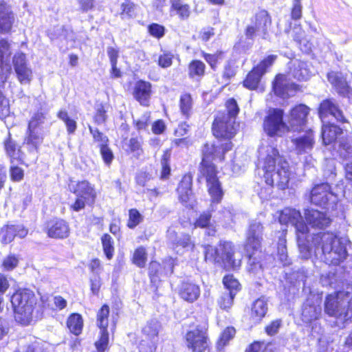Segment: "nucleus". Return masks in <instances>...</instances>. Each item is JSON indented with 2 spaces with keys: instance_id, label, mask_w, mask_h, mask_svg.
<instances>
[{
  "instance_id": "nucleus-1",
  "label": "nucleus",
  "mask_w": 352,
  "mask_h": 352,
  "mask_svg": "<svg viewBox=\"0 0 352 352\" xmlns=\"http://www.w3.org/2000/svg\"><path fill=\"white\" fill-rule=\"evenodd\" d=\"M258 166L263 171L267 184L285 188L289 181L291 172L288 162L270 145L263 144L258 150Z\"/></svg>"
},
{
  "instance_id": "nucleus-2",
  "label": "nucleus",
  "mask_w": 352,
  "mask_h": 352,
  "mask_svg": "<svg viewBox=\"0 0 352 352\" xmlns=\"http://www.w3.org/2000/svg\"><path fill=\"white\" fill-rule=\"evenodd\" d=\"M232 147L230 142L225 144L215 145L206 143L202 150V162L200 172L206 179L208 192L212 201L219 202L223 196L220 183L217 177V170L212 161L221 162L226 151H230Z\"/></svg>"
},
{
  "instance_id": "nucleus-3",
  "label": "nucleus",
  "mask_w": 352,
  "mask_h": 352,
  "mask_svg": "<svg viewBox=\"0 0 352 352\" xmlns=\"http://www.w3.org/2000/svg\"><path fill=\"white\" fill-rule=\"evenodd\" d=\"M314 253L329 265H339L347 256L346 240L331 232H324L313 238Z\"/></svg>"
},
{
  "instance_id": "nucleus-4",
  "label": "nucleus",
  "mask_w": 352,
  "mask_h": 352,
  "mask_svg": "<svg viewBox=\"0 0 352 352\" xmlns=\"http://www.w3.org/2000/svg\"><path fill=\"white\" fill-rule=\"evenodd\" d=\"M292 65L288 76L278 74L273 82V90L275 94L283 98L294 96L299 89L298 85L290 81V76L298 80H307L311 74L308 65L305 62L295 60L292 62Z\"/></svg>"
},
{
  "instance_id": "nucleus-5",
  "label": "nucleus",
  "mask_w": 352,
  "mask_h": 352,
  "mask_svg": "<svg viewBox=\"0 0 352 352\" xmlns=\"http://www.w3.org/2000/svg\"><path fill=\"white\" fill-rule=\"evenodd\" d=\"M279 221L282 224L291 223L295 227L300 256L307 259L311 256V248L307 244L308 227L304 223L300 212L293 208H285L280 214Z\"/></svg>"
},
{
  "instance_id": "nucleus-6",
  "label": "nucleus",
  "mask_w": 352,
  "mask_h": 352,
  "mask_svg": "<svg viewBox=\"0 0 352 352\" xmlns=\"http://www.w3.org/2000/svg\"><path fill=\"white\" fill-rule=\"evenodd\" d=\"M324 311L330 316L336 318L341 322L352 318V288L340 291L327 296Z\"/></svg>"
},
{
  "instance_id": "nucleus-7",
  "label": "nucleus",
  "mask_w": 352,
  "mask_h": 352,
  "mask_svg": "<svg viewBox=\"0 0 352 352\" xmlns=\"http://www.w3.org/2000/svg\"><path fill=\"white\" fill-rule=\"evenodd\" d=\"M11 302L14 311L15 320L28 325L32 319V312L36 304L34 293L29 289L16 291L11 297Z\"/></svg>"
},
{
  "instance_id": "nucleus-8",
  "label": "nucleus",
  "mask_w": 352,
  "mask_h": 352,
  "mask_svg": "<svg viewBox=\"0 0 352 352\" xmlns=\"http://www.w3.org/2000/svg\"><path fill=\"white\" fill-rule=\"evenodd\" d=\"M205 260L217 263L226 269H236L241 265V259L234 258V246L231 242L220 243L218 248L210 245H204Z\"/></svg>"
},
{
  "instance_id": "nucleus-9",
  "label": "nucleus",
  "mask_w": 352,
  "mask_h": 352,
  "mask_svg": "<svg viewBox=\"0 0 352 352\" xmlns=\"http://www.w3.org/2000/svg\"><path fill=\"white\" fill-rule=\"evenodd\" d=\"M11 55L10 43L6 40L0 41V84H3L11 72L9 57ZM10 108L8 100L0 92V118L9 114Z\"/></svg>"
},
{
  "instance_id": "nucleus-10",
  "label": "nucleus",
  "mask_w": 352,
  "mask_h": 352,
  "mask_svg": "<svg viewBox=\"0 0 352 352\" xmlns=\"http://www.w3.org/2000/svg\"><path fill=\"white\" fill-rule=\"evenodd\" d=\"M283 111L279 109H270L263 121V130L270 137H282L289 126L283 121Z\"/></svg>"
},
{
  "instance_id": "nucleus-11",
  "label": "nucleus",
  "mask_w": 352,
  "mask_h": 352,
  "mask_svg": "<svg viewBox=\"0 0 352 352\" xmlns=\"http://www.w3.org/2000/svg\"><path fill=\"white\" fill-rule=\"evenodd\" d=\"M263 227L260 222L252 221L246 234L245 252L249 257L250 262L255 263L256 257L254 256L261 252V242L263 241Z\"/></svg>"
},
{
  "instance_id": "nucleus-12",
  "label": "nucleus",
  "mask_w": 352,
  "mask_h": 352,
  "mask_svg": "<svg viewBox=\"0 0 352 352\" xmlns=\"http://www.w3.org/2000/svg\"><path fill=\"white\" fill-rule=\"evenodd\" d=\"M185 342L190 352H205L209 346L207 328L197 327L188 331L185 336Z\"/></svg>"
},
{
  "instance_id": "nucleus-13",
  "label": "nucleus",
  "mask_w": 352,
  "mask_h": 352,
  "mask_svg": "<svg viewBox=\"0 0 352 352\" xmlns=\"http://www.w3.org/2000/svg\"><path fill=\"white\" fill-rule=\"evenodd\" d=\"M12 65L19 82L22 85L30 83L33 73L29 65L26 55L23 52H16L12 58Z\"/></svg>"
},
{
  "instance_id": "nucleus-14",
  "label": "nucleus",
  "mask_w": 352,
  "mask_h": 352,
  "mask_svg": "<svg viewBox=\"0 0 352 352\" xmlns=\"http://www.w3.org/2000/svg\"><path fill=\"white\" fill-rule=\"evenodd\" d=\"M271 25V19L265 10L258 12L252 19L251 23L246 28V36L253 37L259 35L265 38L267 30Z\"/></svg>"
},
{
  "instance_id": "nucleus-15",
  "label": "nucleus",
  "mask_w": 352,
  "mask_h": 352,
  "mask_svg": "<svg viewBox=\"0 0 352 352\" xmlns=\"http://www.w3.org/2000/svg\"><path fill=\"white\" fill-rule=\"evenodd\" d=\"M342 134V130L336 125L327 124L322 127V136L325 145L338 141L340 146L350 154L352 153V147L350 144L352 143V134L348 135L347 142L346 143L341 140L342 137L341 138L340 135Z\"/></svg>"
},
{
  "instance_id": "nucleus-16",
  "label": "nucleus",
  "mask_w": 352,
  "mask_h": 352,
  "mask_svg": "<svg viewBox=\"0 0 352 352\" xmlns=\"http://www.w3.org/2000/svg\"><path fill=\"white\" fill-rule=\"evenodd\" d=\"M212 131L217 138L231 139L236 133L234 122L226 116H218L213 122Z\"/></svg>"
},
{
  "instance_id": "nucleus-17",
  "label": "nucleus",
  "mask_w": 352,
  "mask_h": 352,
  "mask_svg": "<svg viewBox=\"0 0 352 352\" xmlns=\"http://www.w3.org/2000/svg\"><path fill=\"white\" fill-rule=\"evenodd\" d=\"M335 198L331 186L327 183L315 186L311 191V201L316 205L324 206L329 201H334Z\"/></svg>"
},
{
  "instance_id": "nucleus-18",
  "label": "nucleus",
  "mask_w": 352,
  "mask_h": 352,
  "mask_svg": "<svg viewBox=\"0 0 352 352\" xmlns=\"http://www.w3.org/2000/svg\"><path fill=\"white\" fill-rule=\"evenodd\" d=\"M309 113V108L304 104H299L294 107L287 119L289 129L293 131L298 130L304 126L307 122V118Z\"/></svg>"
},
{
  "instance_id": "nucleus-19",
  "label": "nucleus",
  "mask_w": 352,
  "mask_h": 352,
  "mask_svg": "<svg viewBox=\"0 0 352 352\" xmlns=\"http://www.w3.org/2000/svg\"><path fill=\"white\" fill-rule=\"evenodd\" d=\"M71 191H73L76 197H82L87 200V203L92 204L96 197V192L94 186L87 181H82L78 183L71 182L69 184Z\"/></svg>"
},
{
  "instance_id": "nucleus-20",
  "label": "nucleus",
  "mask_w": 352,
  "mask_h": 352,
  "mask_svg": "<svg viewBox=\"0 0 352 352\" xmlns=\"http://www.w3.org/2000/svg\"><path fill=\"white\" fill-rule=\"evenodd\" d=\"M305 218L307 223L314 228H323L330 223L329 218L324 212L313 208L305 210Z\"/></svg>"
},
{
  "instance_id": "nucleus-21",
  "label": "nucleus",
  "mask_w": 352,
  "mask_h": 352,
  "mask_svg": "<svg viewBox=\"0 0 352 352\" xmlns=\"http://www.w3.org/2000/svg\"><path fill=\"white\" fill-rule=\"evenodd\" d=\"M292 143L295 146V150L298 154L309 153L314 147V139L311 130L292 139Z\"/></svg>"
},
{
  "instance_id": "nucleus-22",
  "label": "nucleus",
  "mask_w": 352,
  "mask_h": 352,
  "mask_svg": "<svg viewBox=\"0 0 352 352\" xmlns=\"http://www.w3.org/2000/svg\"><path fill=\"white\" fill-rule=\"evenodd\" d=\"M151 95V84L148 82L139 80L134 87L133 96L144 106H148Z\"/></svg>"
},
{
  "instance_id": "nucleus-23",
  "label": "nucleus",
  "mask_w": 352,
  "mask_h": 352,
  "mask_svg": "<svg viewBox=\"0 0 352 352\" xmlns=\"http://www.w3.org/2000/svg\"><path fill=\"white\" fill-rule=\"evenodd\" d=\"M44 140V134L41 131L28 129L24 143L27 145L28 151L34 154L38 150Z\"/></svg>"
},
{
  "instance_id": "nucleus-24",
  "label": "nucleus",
  "mask_w": 352,
  "mask_h": 352,
  "mask_svg": "<svg viewBox=\"0 0 352 352\" xmlns=\"http://www.w3.org/2000/svg\"><path fill=\"white\" fill-rule=\"evenodd\" d=\"M319 114L321 119H324L328 114H329L334 117L338 121H345L342 112L331 100H325L320 104Z\"/></svg>"
},
{
  "instance_id": "nucleus-25",
  "label": "nucleus",
  "mask_w": 352,
  "mask_h": 352,
  "mask_svg": "<svg viewBox=\"0 0 352 352\" xmlns=\"http://www.w3.org/2000/svg\"><path fill=\"white\" fill-rule=\"evenodd\" d=\"M192 177L189 175H184L177 188L179 199L183 204H187L192 198L191 186Z\"/></svg>"
},
{
  "instance_id": "nucleus-26",
  "label": "nucleus",
  "mask_w": 352,
  "mask_h": 352,
  "mask_svg": "<svg viewBox=\"0 0 352 352\" xmlns=\"http://www.w3.org/2000/svg\"><path fill=\"white\" fill-rule=\"evenodd\" d=\"M14 16L9 6L0 4V32L8 33L12 28Z\"/></svg>"
},
{
  "instance_id": "nucleus-27",
  "label": "nucleus",
  "mask_w": 352,
  "mask_h": 352,
  "mask_svg": "<svg viewBox=\"0 0 352 352\" xmlns=\"http://www.w3.org/2000/svg\"><path fill=\"white\" fill-rule=\"evenodd\" d=\"M48 236L52 238L63 239L69 236V228L63 219L52 221L48 228Z\"/></svg>"
},
{
  "instance_id": "nucleus-28",
  "label": "nucleus",
  "mask_w": 352,
  "mask_h": 352,
  "mask_svg": "<svg viewBox=\"0 0 352 352\" xmlns=\"http://www.w3.org/2000/svg\"><path fill=\"white\" fill-rule=\"evenodd\" d=\"M179 294L184 300L192 302L199 298L200 289L195 284L186 283L182 285Z\"/></svg>"
},
{
  "instance_id": "nucleus-29",
  "label": "nucleus",
  "mask_w": 352,
  "mask_h": 352,
  "mask_svg": "<svg viewBox=\"0 0 352 352\" xmlns=\"http://www.w3.org/2000/svg\"><path fill=\"white\" fill-rule=\"evenodd\" d=\"M267 311V302L263 298L255 300L251 309V318L254 323L260 322Z\"/></svg>"
},
{
  "instance_id": "nucleus-30",
  "label": "nucleus",
  "mask_w": 352,
  "mask_h": 352,
  "mask_svg": "<svg viewBox=\"0 0 352 352\" xmlns=\"http://www.w3.org/2000/svg\"><path fill=\"white\" fill-rule=\"evenodd\" d=\"M195 228H206L207 234L212 236L216 232V228L214 223L211 221V214L208 212H204L195 223Z\"/></svg>"
},
{
  "instance_id": "nucleus-31",
  "label": "nucleus",
  "mask_w": 352,
  "mask_h": 352,
  "mask_svg": "<svg viewBox=\"0 0 352 352\" xmlns=\"http://www.w3.org/2000/svg\"><path fill=\"white\" fill-rule=\"evenodd\" d=\"M321 313V308L308 302L303 305L302 310V320L305 322H310L316 320Z\"/></svg>"
},
{
  "instance_id": "nucleus-32",
  "label": "nucleus",
  "mask_w": 352,
  "mask_h": 352,
  "mask_svg": "<svg viewBox=\"0 0 352 352\" xmlns=\"http://www.w3.org/2000/svg\"><path fill=\"white\" fill-rule=\"evenodd\" d=\"M263 74L261 70V67L256 66L248 74L245 80L243 81L244 86L250 89L257 88Z\"/></svg>"
},
{
  "instance_id": "nucleus-33",
  "label": "nucleus",
  "mask_w": 352,
  "mask_h": 352,
  "mask_svg": "<svg viewBox=\"0 0 352 352\" xmlns=\"http://www.w3.org/2000/svg\"><path fill=\"white\" fill-rule=\"evenodd\" d=\"M67 326L69 331L76 336L81 333L83 327V319L78 314H72L67 320Z\"/></svg>"
},
{
  "instance_id": "nucleus-34",
  "label": "nucleus",
  "mask_w": 352,
  "mask_h": 352,
  "mask_svg": "<svg viewBox=\"0 0 352 352\" xmlns=\"http://www.w3.org/2000/svg\"><path fill=\"white\" fill-rule=\"evenodd\" d=\"M142 144V141L140 138H131L125 144L126 151L133 154L135 157L138 158L144 153Z\"/></svg>"
},
{
  "instance_id": "nucleus-35",
  "label": "nucleus",
  "mask_w": 352,
  "mask_h": 352,
  "mask_svg": "<svg viewBox=\"0 0 352 352\" xmlns=\"http://www.w3.org/2000/svg\"><path fill=\"white\" fill-rule=\"evenodd\" d=\"M236 331L234 327H228L226 328L221 333L219 338L217 342V350L222 351L224 347L228 344L230 340H231L235 336Z\"/></svg>"
},
{
  "instance_id": "nucleus-36",
  "label": "nucleus",
  "mask_w": 352,
  "mask_h": 352,
  "mask_svg": "<svg viewBox=\"0 0 352 352\" xmlns=\"http://www.w3.org/2000/svg\"><path fill=\"white\" fill-rule=\"evenodd\" d=\"M171 9L175 10L182 19H188L190 14L189 5L184 3L181 0H172Z\"/></svg>"
},
{
  "instance_id": "nucleus-37",
  "label": "nucleus",
  "mask_w": 352,
  "mask_h": 352,
  "mask_svg": "<svg viewBox=\"0 0 352 352\" xmlns=\"http://www.w3.org/2000/svg\"><path fill=\"white\" fill-rule=\"evenodd\" d=\"M5 149L11 159L23 160V155L20 148L10 138L5 142Z\"/></svg>"
},
{
  "instance_id": "nucleus-38",
  "label": "nucleus",
  "mask_w": 352,
  "mask_h": 352,
  "mask_svg": "<svg viewBox=\"0 0 352 352\" xmlns=\"http://www.w3.org/2000/svg\"><path fill=\"white\" fill-rule=\"evenodd\" d=\"M45 119L46 116L43 112L37 111L34 113L28 122V129L43 131L42 125L45 123Z\"/></svg>"
},
{
  "instance_id": "nucleus-39",
  "label": "nucleus",
  "mask_w": 352,
  "mask_h": 352,
  "mask_svg": "<svg viewBox=\"0 0 352 352\" xmlns=\"http://www.w3.org/2000/svg\"><path fill=\"white\" fill-rule=\"evenodd\" d=\"M132 262L138 267H144L147 262V252L145 248H136L133 254Z\"/></svg>"
},
{
  "instance_id": "nucleus-40",
  "label": "nucleus",
  "mask_w": 352,
  "mask_h": 352,
  "mask_svg": "<svg viewBox=\"0 0 352 352\" xmlns=\"http://www.w3.org/2000/svg\"><path fill=\"white\" fill-rule=\"evenodd\" d=\"M109 308L103 305L97 314V325L100 330H107L109 324Z\"/></svg>"
},
{
  "instance_id": "nucleus-41",
  "label": "nucleus",
  "mask_w": 352,
  "mask_h": 352,
  "mask_svg": "<svg viewBox=\"0 0 352 352\" xmlns=\"http://www.w3.org/2000/svg\"><path fill=\"white\" fill-rule=\"evenodd\" d=\"M58 118L64 122L69 134L74 133L77 128L76 122L69 118L66 111L60 110L58 113Z\"/></svg>"
},
{
  "instance_id": "nucleus-42",
  "label": "nucleus",
  "mask_w": 352,
  "mask_h": 352,
  "mask_svg": "<svg viewBox=\"0 0 352 352\" xmlns=\"http://www.w3.org/2000/svg\"><path fill=\"white\" fill-rule=\"evenodd\" d=\"M175 233L174 231H168V237L173 243H176L177 246L180 245L184 248H192L194 244L191 241L189 235H182L178 239H174Z\"/></svg>"
},
{
  "instance_id": "nucleus-43",
  "label": "nucleus",
  "mask_w": 352,
  "mask_h": 352,
  "mask_svg": "<svg viewBox=\"0 0 352 352\" xmlns=\"http://www.w3.org/2000/svg\"><path fill=\"white\" fill-rule=\"evenodd\" d=\"M192 106V98L190 95L184 94L180 97L179 107L183 115L188 116Z\"/></svg>"
},
{
  "instance_id": "nucleus-44",
  "label": "nucleus",
  "mask_w": 352,
  "mask_h": 352,
  "mask_svg": "<svg viewBox=\"0 0 352 352\" xmlns=\"http://www.w3.org/2000/svg\"><path fill=\"white\" fill-rule=\"evenodd\" d=\"M102 243L104 252L107 258L110 260L112 258L114 252L112 238L109 234H104L102 237Z\"/></svg>"
},
{
  "instance_id": "nucleus-45",
  "label": "nucleus",
  "mask_w": 352,
  "mask_h": 352,
  "mask_svg": "<svg viewBox=\"0 0 352 352\" xmlns=\"http://www.w3.org/2000/svg\"><path fill=\"white\" fill-rule=\"evenodd\" d=\"M189 75L191 77L203 76L205 65L200 60H194L189 65Z\"/></svg>"
},
{
  "instance_id": "nucleus-46",
  "label": "nucleus",
  "mask_w": 352,
  "mask_h": 352,
  "mask_svg": "<svg viewBox=\"0 0 352 352\" xmlns=\"http://www.w3.org/2000/svg\"><path fill=\"white\" fill-rule=\"evenodd\" d=\"M143 221L142 215L136 209H131L129 211V220L127 226L129 228H134Z\"/></svg>"
},
{
  "instance_id": "nucleus-47",
  "label": "nucleus",
  "mask_w": 352,
  "mask_h": 352,
  "mask_svg": "<svg viewBox=\"0 0 352 352\" xmlns=\"http://www.w3.org/2000/svg\"><path fill=\"white\" fill-rule=\"evenodd\" d=\"M19 258L14 254H9L2 261V267L5 271H12L18 266Z\"/></svg>"
},
{
  "instance_id": "nucleus-48",
  "label": "nucleus",
  "mask_w": 352,
  "mask_h": 352,
  "mask_svg": "<svg viewBox=\"0 0 352 352\" xmlns=\"http://www.w3.org/2000/svg\"><path fill=\"white\" fill-rule=\"evenodd\" d=\"M170 158V151H166L163 155L162 159V171H161V178L166 179L168 177L170 173V167L168 164V161Z\"/></svg>"
},
{
  "instance_id": "nucleus-49",
  "label": "nucleus",
  "mask_w": 352,
  "mask_h": 352,
  "mask_svg": "<svg viewBox=\"0 0 352 352\" xmlns=\"http://www.w3.org/2000/svg\"><path fill=\"white\" fill-rule=\"evenodd\" d=\"M14 226H8L3 228L1 231L2 241L4 243H10L16 236V230Z\"/></svg>"
},
{
  "instance_id": "nucleus-50",
  "label": "nucleus",
  "mask_w": 352,
  "mask_h": 352,
  "mask_svg": "<svg viewBox=\"0 0 352 352\" xmlns=\"http://www.w3.org/2000/svg\"><path fill=\"white\" fill-rule=\"evenodd\" d=\"M224 286L230 291L234 293L239 289L240 284L232 275L225 276L223 279Z\"/></svg>"
},
{
  "instance_id": "nucleus-51",
  "label": "nucleus",
  "mask_w": 352,
  "mask_h": 352,
  "mask_svg": "<svg viewBox=\"0 0 352 352\" xmlns=\"http://www.w3.org/2000/svg\"><path fill=\"white\" fill-rule=\"evenodd\" d=\"M89 129L94 141L98 143L99 146L107 144L109 142L108 138L101 133L98 129H94L91 126L89 125Z\"/></svg>"
},
{
  "instance_id": "nucleus-52",
  "label": "nucleus",
  "mask_w": 352,
  "mask_h": 352,
  "mask_svg": "<svg viewBox=\"0 0 352 352\" xmlns=\"http://www.w3.org/2000/svg\"><path fill=\"white\" fill-rule=\"evenodd\" d=\"M226 108L228 111V115H225L228 119L232 118L234 121L235 117L239 113V107L236 102L234 99L232 98L227 101Z\"/></svg>"
},
{
  "instance_id": "nucleus-53",
  "label": "nucleus",
  "mask_w": 352,
  "mask_h": 352,
  "mask_svg": "<svg viewBox=\"0 0 352 352\" xmlns=\"http://www.w3.org/2000/svg\"><path fill=\"white\" fill-rule=\"evenodd\" d=\"M109 342V333L107 330H100V338L96 342V346L98 351L104 352L106 349Z\"/></svg>"
},
{
  "instance_id": "nucleus-54",
  "label": "nucleus",
  "mask_w": 352,
  "mask_h": 352,
  "mask_svg": "<svg viewBox=\"0 0 352 352\" xmlns=\"http://www.w3.org/2000/svg\"><path fill=\"white\" fill-rule=\"evenodd\" d=\"M159 324L156 320H151L148 322L143 328V332L150 336H156L158 333Z\"/></svg>"
},
{
  "instance_id": "nucleus-55",
  "label": "nucleus",
  "mask_w": 352,
  "mask_h": 352,
  "mask_svg": "<svg viewBox=\"0 0 352 352\" xmlns=\"http://www.w3.org/2000/svg\"><path fill=\"white\" fill-rule=\"evenodd\" d=\"M135 6L129 0H126L121 4V12L120 14L122 18L125 16L131 17L134 14Z\"/></svg>"
},
{
  "instance_id": "nucleus-56",
  "label": "nucleus",
  "mask_w": 352,
  "mask_h": 352,
  "mask_svg": "<svg viewBox=\"0 0 352 352\" xmlns=\"http://www.w3.org/2000/svg\"><path fill=\"white\" fill-rule=\"evenodd\" d=\"M10 178L14 182H20L24 177L23 170L14 164H12L10 168Z\"/></svg>"
},
{
  "instance_id": "nucleus-57",
  "label": "nucleus",
  "mask_w": 352,
  "mask_h": 352,
  "mask_svg": "<svg viewBox=\"0 0 352 352\" xmlns=\"http://www.w3.org/2000/svg\"><path fill=\"white\" fill-rule=\"evenodd\" d=\"M148 32L153 36L160 38L164 35L165 28L157 23H153L148 26Z\"/></svg>"
},
{
  "instance_id": "nucleus-58",
  "label": "nucleus",
  "mask_w": 352,
  "mask_h": 352,
  "mask_svg": "<svg viewBox=\"0 0 352 352\" xmlns=\"http://www.w3.org/2000/svg\"><path fill=\"white\" fill-rule=\"evenodd\" d=\"M235 294L232 293V292H229V294H224L219 300V305L223 309H227L231 307L233 299Z\"/></svg>"
},
{
  "instance_id": "nucleus-59",
  "label": "nucleus",
  "mask_w": 352,
  "mask_h": 352,
  "mask_svg": "<svg viewBox=\"0 0 352 352\" xmlns=\"http://www.w3.org/2000/svg\"><path fill=\"white\" fill-rule=\"evenodd\" d=\"M94 119L98 124L105 122L107 120L106 110L102 104L98 105Z\"/></svg>"
},
{
  "instance_id": "nucleus-60",
  "label": "nucleus",
  "mask_w": 352,
  "mask_h": 352,
  "mask_svg": "<svg viewBox=\"0 0 352 352\" xmlns=\"http://www.w3.org/2000/svg\"><path fill=\"white\" fill-rule=\"evenodd\" d=\"M100 150L104 163L109 165L113 159V154L111 150L107 146V144L100 146Z\"/></svg>"
},
{
  "instance_id": "nucleus-61",
  "label": "nucleus",
  "mask_w": 352,
  "mask_h": 352,
  "mask_svg": "<svg viewBox=\"0 0 352 352\" xmlns=\"http://www.w3.org/2000/svg\"><path fill=\"white\" fill-rule=\"evenodd\" d=\"M278 255L279 257V260L282 262V263L284 265H287L288 263L287 248H286V245H285V241H281V242L278 244Z\"/></svg>"
},
{
  "instance_id": "nucleus-62",
  "label": "nucleus",
  "mask_w": 352,
  "mask_h": 352,
  "mask_svg": "<svg viewBox=\"0 0 352 352\" xmlns=\"http://www.w3.org/2000/svg\"><path fill=\"white\" fill-rule=\"evenodd\" d=\"M173 56L170 54H164L159 57L158 63L162 67H168L172 65Z\"/></svg>"
},
{
  "instance_id": "nucleus-63",
  "label": "nucleus",
  "mask_w": 352,
  "mask_h": 352,
  "mask_svg": "<svg viewBox=\"0 0 352 352\" xmlns=\"http://www.w3.org/2000/svg\"><path fill=\"white\" fill-rule=\"evenodd\" d=\"M280 324L281 322L280 320H278L272 322L269 325H267L265 327L266 333L270 336L276 334L278 332L280 327Z\"/></svg>"
},
{
  "instance_id": "nucleus-64",
  "label": "nucleus",
  "mask_w": 352,
  "mask_h": 352,
  "mask_svg": "<svg viewBox=\"0 0 352 352\" xmlns=\"http://www.w3.org/2000/svg\"><path fill=\"white\" fill-rule=\"evenodd\" d=\"M302 16V6L300 0H294L292 11V16L294 19H299Z\"/></svg>"
}]
</instances>
